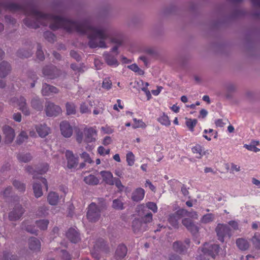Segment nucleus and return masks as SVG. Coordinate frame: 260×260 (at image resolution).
Returning a JSON list of instances; mask_svg holds the SVG:
<instances>
[{"label":"nucleus","mask_w":260,"mask_h":260,"mask_svg":"<svg viewBox=\"0 0 260 260\" xmlns=\"http://www.w3.org/2000/svg\"><path fill=\"white\" fill-rule=\"evenodd\" d=\"M49 169V166L47 163L41 164L35 169L32 166H27L26 168V171L29 174L33 175L34 179H38V180L34 183L33 185V190L35 196L38 198L43 195L42 186L40 182H42L45 186L46 189H48V184L47 180L45 178L38 177V175H42L46 173Z\"/></svg>","instance_id":"f257e3e1"},{"label":"nucleus","mask_w":260,"mask_h":260,"mask_svg":"<svg viewBox=\"0 0 260 260\" xmlns=\"http://www.w3.org/2000/svg\"><path fill=\"white\" fill-rule=\"evenodd\" d=\"M187 212L185 209H180L175 213L171 214L168 218L169 223L175 229H178L180 219L186 215Z\"/></svg>","instance_id":"f03ea898"},{"label":"nucleus","mask_w":260,"mask_h":260,"mask_svg":"<svg viewBox=\"0 0 260 260\" xmlns=\"http://www.w3.org/2000/svg\"><path fill=\"white\" fill-rule=\"evenodd\" d=\"M101 216V210L95 203H91L88 207L87 218L91 222L98 221Z\"/></svg>","instance_id":"7ed1b4c3"},{"label":"nucleus","mask_w":260,"mask_h":260,"mask_svg":"<svg viewBox=\"0 0 260 260\" xmlns=\"http://www.w3.org/2000/svg\"><path fill=\"white\" fill-rule=\"evenodd\" d=\"M218 240L223 242L224 238L228 237L230 238L231 237V231L230 227L224 224H218L215 229Z\"/></svg>","instance_id":"20e7f679"},{"label":"nucleus","mask_w":260,"mask_h":260,"mask_svg":"<svg viewBox=\"0 0 260 260\" xmlns=\"http://www.w3.org/2000/svg\"><path fill=\"white\" fill-rule=\"evenodd\" d=\"M220 246L218 244H212L205 243L202 248L204 255H209L214 258L219 251Z\"/></svg>","instance_id":"39448f33"},{"label":"nucleus","mask_w":260,"mask_h":260,"mask_svg":"<svg viewBox=\"0 0 260 260\" xmlns=\"http://www.w3.org/2000/svg\"><path fill=\"white\" fill-rule=\"evenodd\" d=\"M10 104H12L13 106H15L16 104L19 109L25 115H29L30 112L28 108L26 105V100L24 98L20 96V98L17 99L16 98H13L10 101Z\"/></svg>","instance_id":"423d86ee"},{"label":"nucleus","mask_w":260,"mask_h":260,"mask_svg":"<svg viewBox=\"0 0 260 260\" xmlns=\"http://www.w3.org/2000/svg\"><path fill=\"white\" fill-rule=\"evenodd\" d=\"M42 72L45 77L50 79L57 78L61 74L60 71L53 65L46 66L43 68Z\"/></svg>","instance_id":"0eeeda50"},{"label":"nucleus","mask_w":260,"mask_h":260,"mask_svg":"<svg viewBox=\"0 0 260 260\" xmlns=\"http://www.w3.org/2000/svg\"><path fill=\"white\" fill-rule=\"evenodd\" d=\"M61 108L54 103L48 102L46 103L45 112L47 116H57L61 113Z\"/></svg>","instance_id":"6e6552de"},{"label":"nucleus","mask_w":260,"mask_h":260,"mask_svg":"<svg viewBox=\"0 0 260 260\" xmlns=\"http://www.w3.org/2000/svg\"><path fill=\"white\" fill-rule=\"evenodd\" d=\"M24 212V209L20 205H16L13 210L10 212L9 218L11 221H16L19 219Z\"/></svg>","instance_id":"1a4fd4ad"},{"label":"nucleus","mask_w":260,"mask_h":260,"mask_svg":"<svg viewBox=\"0 0 260 260\" xmlns=\"http://www.w3.org/2000/svg\"><path fill=\"white\" fill-rule=\"evenodd\" d=\"M85 135L84 141L86 143H91L94 142L97 136V131L95 128L90 127L89 128L85 127L84 129Z\"/></svg>","instance_id":"9d476101"},{"label":"nucleus","mask_w":260,"mask_h":260,"mask_svg":"<svg viewBox=\"0 0 260 260\" xmlns=\"http://www.w3.org/2000/svg\"><path fill=\"white\" fill-rule=\"evenodd\" d=\"M190 242V241L189 239H186L184 240V243L186 245H184L183 243L180 241L175 242L173 244V249L179 253H183L186 251L187 249L189 247Z\"/></svg>","instance_id":"9b49d317"},{"label":"nucleus","mask_w":260,"mask_h":260,"mask_svg":"<svg viewBox=\"0 0 260 260\" xmlns=\"http://www.w3.org/2000/svg\"><path fill=\"white\" fill-rule=\"evenodd\" d=\"M132 229L133 232L138 234L146 231L148 229V225L139 219H135L132 222Z\"/></svg>","instance_id":"f8f14e48"},{"label":"nucleus","mask_w":260,"mask_h":260,"mask_svg":"<svg viewBox=\"0 0 260 260\" xmlns=\"http://www.w3.org/2000/svg\"><path fill=\"white\" fill-rule=\"evenodd\" d=\"M60 129L61 134L66 138H70L73 134L72 127L67 121H63L60 123Z\"/></svg>","instance_id":"ddd939ff"},{"label":"nucleus","mask_w":260,"mask_h":260,"mask_svg":"<svg viewBox=\"0 0 260 260\" xmlns=\"http://www.w3.org/2000/svg\"><path fill=\"white\" fill-rule=\"evenodd\" d=\"M3 133L5 137V142L7 143H10L13 141L15 133L13 128L8 125H5L3 128Z\"/></svg>","instance_id":"4468645a"},{"label":"nucleus","mask_w":260,"mask_h":260,"mask_svg":"<svg viewBox=\"0 0 260 260\" xmlns=\"http://www.w3.org/2000/svg\"><path fill=\"white\" fill-rule=\"evenodd\" d=\"M66 156L67 159V166L69 169L77 167L78 163V158L76 157L72 151L67 150Z\"/></svg>","instance_id":"2eb2a0df"},{"label":"nucleus","mask_w":260,"mask_h":260,"mask_svg":"<svg viewBox=\"0 0 260 260\" xmlns=\"http://www.w3.org/2000/svg\"><path fill=\"white\" fill-rule=\"evenodd\" d=\"M66 236L71 242L74 243H77L80 240L79 233L74 228L68 230Z\"/></svg>","instance_id":"dca6fc26"},{"label":"nucleus","mask_w":260,"mask_h":260,"mask_svg":"<svg viewBox=\"0 0 260 260\" xmlns=\"http://www.w3.org/2000/svg\"><path fill=\"white\" fill-rule=\"evenodd\" d=\"M145 191L142 188L139 187L135 189L131 196V199L136 202H138L142 201L145 196Z\"/></svg>","instance_id":"f3484780"},{"label":"nucleus","mask_w":260,"mask_h":260,"mask_svg":"<svg viewBox=\"0 0 260 260\" xmlns=\"http://www.w3.org/2000/svg\"><path fill=\"white\" fill-rule=\"evenodd\" d=\"M182 223L186 229L192 234H196L199 231V228L196 225L190 218H184L182 219Z\"/></svg>","instance_id":"a211bd4d"},{"label":"nucleus","mask_w":260,"mask_h":260,"mask_svg":"<svg viewBox=\"0 0 260 260\" xmlns=\"http://www.w3.org/2000/svg\"><path fill=\"white\" fill-rule=\"evenodd\" d=\"M59 89L56 87L50 85L46 83L43 85L42 93L44 96H48L51 93H57Z\"/></svg>","instance_id":"6ab92c4d"},{"label":"nucleus","mask_w":260,"mask_h":260,"mask_svg":"<svg viewBox=\"0 0 260 260\" xmlns=\"http://www.w3.org/2000/svg\"><path fill=\"white\" fill-rule=\"evenodd\" d=\"M28 246L30 250L33 251H39L41 249V242L36 237H31L29 239Z\"/></svg>","instance_id":"aec40b11"},{"label":"nucleus","mask_w":260,"mask_h":260,"mask_svg":"<svg viewBox=\"0 0 260 260\" xmlns=\"http://www.w3.org/2000/svg\"><path fill=\"white\" fill-rule=\"evenodd\" d=\"M127 247L124 244H120L117 247L115 253V257L117 259H121L124 258L127 254Z\"/></svg>","instance_id":"412c9836"},{"label":"nucleus","mask_w":260,"mask_h":260,"mask_svg":"<svg viewBox=\"0 0 260 260\" xmlns=\"http://www.w3.org/2000/svg\"><path fill=\"white\" fill-rule=\"evenodd\" d=\"M103 181L107 184H114V178L113 175L110 171H102L100 172Z\"/></svg>","instance_id":"4be33fe9"},{"label":"nucleus","mask_w":260,"mask_h":260,"mask_svg":"<svg viewBox=\"0 0 260 260\" xmlns=\"http://www.w3.org/2000/svg\"><path fill=\"white\" fill-rule=\"evenodd\" d=\"M36 131L39 136L44 138L50 133V128L46 124H39L36 126Z\"/></svg>","instance_id":"5701e85b"},{"label":"nucleus","mask_w":260,"mask_h":260,"mask_svg":"<svg viewBox=\"0 0 260 260\" xmlns=\"http://www.w3.org/2000/svg\"><path fill=\"white\" fill-rule=\"evenodd\" d=\"M11 71L10 64L6 61L0 63V77H5Z\"/></svg>","instance_id":"b1692460"},{"label":"nucleus","mask_w":260,"mask_h":260,"mask_svg":"<svg viewBox=\"0 0 260 260\" xmlns=\"http://www.w3.org/2000/svg\"><path fill=\"white\" fill-rule=\"evenodd\" d=\"M104 57L107 63L110 66L116 67L118 65V62L116 56H114L109 53L104 54Z\"/></svg>","instance_id":"393cba45"},{"label":"nucleus","mask_w":260,"mask_h":260,"mask_svg":"<svg viewBox=\"0 0 260 260\" xmlns=\"http://www.w3.org/2000/svg\"><path fill=\"white\" fill-rule=\"evenodd\" d=\"M191 151L193 153L198 155L196 156L198 158H201L204 155H206L204 148L198 144H196L195 146L192 147Z\"/></svg>","instance_id":"a878e982"},{"label":"nucleus","mask_w":260,"mask_h":260,"mask_svg":"<svg viewBox=\"0 0 260 260\" xmlns=\"http://www.w3.org/2000/svg\"><path fill=\"white\" fill-rule=\"evenodd\" d=\"M59 199V196L55 192H50L47 197L48 202L51 205H56Z\"/></svg>","instance_id":"bb28decb"},{"label":"nucleus","mask_w":260,"mask_h":260,"mask_svg":"<svg viewBox=\"0 0 260 260\" xmlns=\"http://www.w3.org/2000/svg\"><path fill=\"white\" fill-rule=\"evenodd\" d=\"M238 247L241 250H246L249 247V244L247 240L243 238H239L236 240Z\"/></svg>","instance_id":"cd10ccee"},{"label":"nucleus","mask_w":260,"mask_h":260,"mask_svg":"<svg viewBox=\"0 0 260 260\" xmlns=\"http://www.w3.org/2000/svg\"><path fill=\"white\" fill-rule=\"evenodd\" d=\"M84 181L86 184L91 185H95L99 183V179L93 175H89L85 177Z\"/></svg>","instance_id":"c85d7f7f"},{"label":"nucleus","mask_w":260,"mask_h":260,"mask_svg":"<svg viewBox=\"0 0 260 260\" xmlns=\"http://www.w3.org/2000/svg\"><path fill=\"white\" fill-rule=\"evenodd\" d=\"M31 106L34 109L38 111L42 110L43 108V103L38 98H35L32 99L31 101Z\"/></svg>","instance_id":"c756f323"},{"label":"nucleus","mask_w":260,"mask_h":260,"mask_svg":"<svg viewBox=\"0 0 260 260\" xmlns=\"http://www.w3.org/2000/svg\"><path fill=\"white\" fill-rule=\"evenodd\" d=\"M157 121L162 125L165 126H169L171 124V121L169 117L165 113H162L161 115L157 118Z\"/></svg>","instance_id":"7c9ffc66"},{"label":"nucleus","mask_w":260,"mask_h":260,"mask_svg":"<svg viewBox=\"0 0 260 260\" xmlns=\"http://www.w3.org/2000/svg\"><path fill=\"white\" fill-rule=\"evenodd\" d=\"M198 123V120L196 119L186 118L185 124L188 129L193 132L194 128Z\"/></svg>","instance_id":"2f4dec72"},{"label":"nucleus","mask_w":260,"mask_h":260,"mask_svg":"<svg viewBox=\"0 0 260 260\" xmlns=\"http://www.w3.org/2000/svg\"><path fill=\"white\" fill-rule=\"evenodd\" d=\"M12 184L20 192H24L25 190V184L18 180H14Z\"/></svg>","instance_id":"473e14b6"},{"label":"nucleus","mask_w":260,"mask_h":260,"mask_svg":"<svg viewBox=\"0 0 260 260\" xmlns=\"http://www.w3.org/2000/svg\"><path fill=\"white\" fill-rule=\"evenodd\" d=\"M17 158L20 162H27L31 159L32 156L29 153L26 154L19 153Z\"/></svg>","instance_id":"72a5a7b5"},{"label":"nucleus","mask_w":260,"mask_h":260,"mask_svg":"<svg viewBox=\"0 0 260 260\" xmlns=\"http://www.w3.org/2000/svg\"><path fill=\"white\" fill-rule=\"evenodd\" d=\"M106 243L104 239H99L94 245L93 249L95 250H104L106 248Z\"/></svg>","instance_id":"f704fd0d"},{"label":"nucleus","mask_w":260,"mask_h":260,"mask_svg":"<svg viewBox=\"0 0 260 260\" xmlns=\"http://www.w3.org/2000/svg\"><path fill=\"white\" fill-rule=\"evenodd\" d=\"M49 223V221L47 219L39 220L36 222L37 226L41 230H46L47 229Z\"/></svg>","instance_id":"c9c22d12"},{"label":"nucleus","mask_w":260,"mask_h":260,"mask_svg":"<svg viewBox=\"0 0 260 260\" xmlns=\"http://www.w3.org/2000/svg\"><path fill=\"white\" fill-rule=\"evenodd\" d=\"M22 229H24L27 232L37 235V230L35 226L27 224L26 221H23L22 224Z\"/></svg>","instance_id":"e433bc0d"},{"label":"nucleus","mask_w":260,"mask_h":260,"mask_svg":"<svg viewBox=\"0 0 260 260\" xmlns=\"http://www.w3.org/2000/svg\"><path fill=\"white\" fill-rule=\"evenodd\" d=\"M251 241L256 249H260V234L255 233L252 237Z\"/></svg>","instance_id":"4c0bfd02"},{"label":"nucleus","mask_w":260,"mask_h":260,"mask_svg":"<svg viewBox=\"0 0 260 260\" xmlns=\"http://www.w3.org/2000/svg\"><path fill=\"white\" fill-rule=\"evenodd\" d=\"M12 191V187L8 186L3 191L0 193V200L2 199L7 200L10 196Z\"/></svg>","instance_id":"58836bf2"},{"label":"nucleus","mask_w":260,"mask_h":260,"mask_svg":"<svg viewBox=\"0 0 260 260\" xmlns=\"http://www.w3.org/2000/svg\"><path fill=\"white\" fill-rule=\"evenodd\" d=\"M66 107L68 115L75 114L76 113V106L74 103L68 102L66 105Z\"/></svg>","instance_id":"ea45409f"},{"label":"nucleus","mask_w":260,"mask_h":260,"mask_svg":"<svg viewBox=\"0 0 260 260\" xmlns=\"http://www.w3.org/2000/svg\"><path fill=\"white\" fill-rule=\"evenodd\" d=\"M27 139L28 136L27 133L25 131H22L17 138L16 143L19 145L21 144Z\"/></svg>","instance_id":"a19ab883"},{"label":"nucleus","mask_w":260,"mask_h":260,"mask_svg":"<svg viewBox=\"0 0 260 260\" xmlns=\"http://www.w3.org/2000/svg\"><path fill=\"white\" fill-rule=\"evenodd\" d=\"M214 215L212 213H208L204 215L201 218V221L202 223H208L212 222L214 219Z\"/></svg>","instance_id":"79ce46f5"},{"label":"nucleus","mask_w":260,"mask_h":260,"mask_svg":"<svg viewBox=\"0 0 260 260\" xmlns=\"http://www.w3.org/2000/svg\"><path fill=\"white\" fill-rule=\"evenodd\" d=\"M135 155L131 151L128 152L126 155V160L127 165L129 166L134 165L135 161Z\"/></svg>","instance_id":"37998d69"},{"label":"nucleus","mask_w":260,"mask_h":260,"mask_svg":"<svg viewBox=\"0 0 260 260\" xmlns=\"http://www.w3.org/2000/svg\"><path fill=\"white\" fill-rule=\"evenodd\" d=\"M134 124L133 126L134 128H145L146 127V124L141 119L138 120L137 118L133 119Z\"/></svg>","instance_id":"c03bdc74"},{"label":"nucleus","mask_w":260,"mask_h":260,"mask_svg":"<svg viewBox=\"0 0 260 260\" xmlns=\"http://www.w3.org/2000/svg\"><path fill=\"white\" fill-rule=\"evenodd\" d=\"M45 39L50 42H53L56 40V36L51 31H47L44 33Z\"/></svg>","instance_id":"a18cd8bd"},{"label":"nucleus","mask_w":260,"mask_h":260,"mask_svg":"<svg viewBox=\"0 0 260 260\" xmlns=\"http://www.w3.org/2000/svg\"><path fill=\"white\" fill-rule=\"evenodd\" d=\"M112 207L117 210H122L123 209V204L119 199L114 200L112 204Z\"/></svg>","instance_id":"49530a36"},{"label":"nucleus","mask_w":260,"mask_h":260,"mask_svg":"<svg viewBox=\"0 0 260 260\" xmlns=\"http://www.w3.org/2000/svg\"><path fill=\"white\" fill-rule=\"evenodd\" d=\"M36 56L37 59L40 61H43L45 58L44 52L42 51V47L40 44H38Z\"/></svg>","instance_id":"de8ad7c7"},{"label":"nucleus","mask_w":260,"mask_h":260,"mask_svg":"<svg viewBox=\"0 0 260 260\" xmlns=\"http://www.w3.org/2000/svg\"><path fill=\"white\" fill-rule=\"evenodd\" d=\"M213 129L210 128L209 129H204L203 137L208 141L211 140V137L213 136Z\"/></svg>","instance_id":"09e8293b"},{"label":"nucleus","mask_w":260,"mask_h":260,"mask_svg":"<svg viewBox=\"0 0 260 260\" xmlns=\"http://www.w3.org/2000/svg\"><path fill=\"white\" fill-rule=\"evenodd\" d=\"M17 53L18 56L21 58H28L30 57L32 54L31 51H28L23 50H19Z\"/></svg>","instance_id":"8fccbe9b"},{"label":"nucleus","mask_w":260,"mask_h":260,"mask_svg":"<svg viewBox=\"0 0 260 260\" xmlns=\"http://www.w3.org/2000/svg\"><path fill=\"white\" fill-rule=\"evenodd\" d=\"M140 220L143 223H145L146 225H147L148 223H150L152 221V214L150 212L148 213L144 216L142 217Z\"/></svg>","instance_id":"3c124183"},{"label":"nucleus","mask_w":260,"mask_h":260,"mask_svg":"<svg viewBox=\"0 0 260 260\" xmlns=\"http://www.w3.org/2000/svg\"><path fill=\"white\" fill-rule=\"evenodd\" d=\"M128 68L132 71L138 73L140 75H142L144 73V72L142 70L140 69L139 67L135 63L129 66Z\"/></svg>","instance_id":"603ef678"},{"label":"nucleus","mask_w":260,"mask_h":260,"mask_svg":"<svg viewBox=\"0 0 260 260\" xmlns=\"http://www.w3.org/2000/svg\"><path fill=\"white\" fill-rule=\"evenodd\" d=\"M112 82L109 78H105L104 79L102 83V87L107 90H109L111 88Z\"/></svg>","instance_id":"864d4df0"},{"label":"nucleus","mask_w":260,"mask_h":260,"mask_svg":"<svg viewBox=\"0 0 260 260\" xmlns=\"http://www.w3.org/2000/svg\"><path fill=\"white\" fill-rule=\"evenodd\" d=\"M145 86L142 87L141 89L145 93L146 97H147V100H149L151 98V93H150L149 90L148 88L149 84H148V83L146 82L145 83Z\"/></svg>","instance_id":"5fc2aeb1"},{"label":"nucleus","mask_w":260,"mask_h":260,"mask_svg":"<svg viewBox=\"0 0 260 260\" xmlns=\"http://www.w3.org/2000/svg\"><path fill=\"white\" fill-rule=\"evenodd\" d=\"M81 157L84 159V161L86 162L91 164L93 162L92 160L90 158L89 154L87 153L84 152L80 155Z\"/></svg>","instance_id":"6e6d98bb"},{"label":"nucleus","mask_w":260,"mask_h":260,"mask_svg":"<svg viewBox=\"0 0 260 260\" xmlns=\"http://www.w3.org/2000/svg\"><path fill=\"white\" fill-rule=\"evenodd\" d=\"M147 207L152 210L154 213H156L157 211V207L155 203L153 202H148L146 204Z\"/></svg>","instance_id":"4d7b16f0"},{"label":"nucleus","mask_w":260,"mask_h":260,"mask_svg":"<svg viewBox=\"0 0 260 260\" xmlns=\"http://www.w3.org/2000/svg\"><path fill=\"white\" fill-rule=\"evenodd\" d=\"M114 184L118 188L120 191H122L124 188V186L122 184L119 178H114Z\"/></svg>","instance_id":"13d9d810"},{"label":"nucleus","mask_w":260,"mask_h":260,"mask_svg":"<svg viewBox=\"0 0 260 260\" xmlns=\"http://www.w3.org/2000/svg\"><path fill=\"white\" fill-rule=\"evenodd\" d=\"M80 111L81 113H87L90 112L88 106L86 103H83L80 105Z\"/></svg>","instance_id":"bf43d9fd"},{"label":"nucleus","mask_w":260,"mask_h":260,"mask_svg":"<svg viewBox=\"0 0 260 260\" xmlns=\"http://www.w3.org/2000/svg\"><path fill=\"white\" fill-rule=\"evenodd\" d=\"M98 152L101 155H104L109 154L110 149L106 150L103 146H100L98 148Z\"/></svg>","instance_id":"052dcab7"},{"label":"nucleus","mask_w":260,"mask_h":260,"mask_svg":"<svg viewBox=\"0 0 260 260\" xmlns=\"http://www.w3.org/2000/svg\"><path fill=\"white\" fill-rule=\"evenodd\" d=\"M101 129L105 134H112L114 132L113 128L111 126H110L107 125H106L105 126L102 127Z\"/></svg>","instance_id":"680f3d73"},{"label":"nucleus","mask_w":260,"mask_h":260,"mask_svg":"<svg viewBox=\"0 0 260 260\" xmlns=\"http://www.w3.org/2000/svg\"><path fill=\"white\" fill-rule=\"evenodd\" d=\"M118 107H119L120 109H123L124 108V106L121 100L118 99L117 100V104H115L113 106V109L117 111H119Z\"/></svg>","instance_id":"e2e57ef3"},{"label":"nucleus","mask_w":260,"mask_h":260,"mask_svg":"<svg viewBox=\"0 0 260 260\" xmlns=\"http://www.w3.org/2000/svg\"><path fill=\"white\" fill-rule=\"evenodd\" d=\"M48 209L47 207H42L39 209L38 215L40 216H45L48 214Z\"/></svg>","instance_id":"0e129e2a"},{"label":"nucleus","mask_w":260,"mask_h":260,"mask_svg":"<svg viewBox=\"0 0 260 260\" xmlns=\"http://www.w3.org/2000/svg\"><path fill=\"white\" fill-rule=\"evenodd\" d=\"M244 147L248 150L252 151L255 152H257L260 151V149L257 148L254 145L245 144Z\"/></svg>","instance_id":"69168bd1"},{"label":"nucleus","mask_w":260,"mask_h":260,"mask_svg":"<svg viewBox=\"0 0 260 260\" xmlns=\"http://www.w3.org/2000/svg\"><path fill=\"white\" fill-rule=\"evenodd\" d=\"M71 56L75 58L77 61H80L81 59V57L80 55L75 51L71 50L70 52Z\"/></svg>","instance_id":"338daca9"},{"label":"nucleus","mask_w":260,"mask_h":260,"mask_svg":"<svg viewBox=\"0 0 260 260\" xmlns=\"http://www.w3.org/2000/svg\"><path fill=\"white\" fill-rule=\"evenodd\" d=\"M62 257L64 260H71L70 254L66 250H62Z\"/></svg>","instance_id":"774afa93"}]
</instances>
